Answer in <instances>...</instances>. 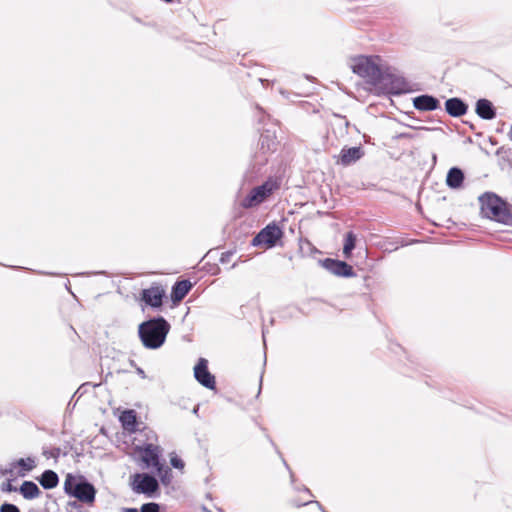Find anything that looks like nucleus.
<instances>
[{
  "instance_id": "nucleus-25",
  "label": "nucleus",
  "mask_w": 512,
  "mask_h": 512,
  "mask_svg": "<svg viewBox=\"0 0 512 512\" xmlns=\"http://www.w3.org/2000/svg\"><path fill=\"white\" fill-rule=\"evenodd\" d=\"M17 470H18V467H17L16 462L14 461V462L10 463L8 468H5V469L2 470V474L3 475H10L11 477L17 476L16 475Z\"/></svg>"
},
{
  "instance_id": "nucleus-28",
  "label": "nucleus",
  "mask_w": 512,
  "mask_h": 512,
  "mask_svg": "<svg viewBox=\"0 0 512 512\" xmlns=\"http://www.w3.org/2000/svg\"><path fill=\"white\" fill-rule=\"evenodd\" d=\"M263 159V154L261 153V150L258 149L254 156H253V159H252V165L254 168H257V167H261L262 165H260L259 161Z\"/></svg>"
},
{
  "instance_id": "nucleus-8",
  "label": "nucleus",
  "mask_w": 512,
  "mask_h": 512,
  "mask_svg": "<svg viewBox=\"0 0 512 512\" xmlns=\"http://www.w3.org/2000/svg\"><path fill=\"white\" fill-rule=\"evenodd\" d=\"M159 488L155 477L147 473H137L133 476L132 489L136 493L152 494Z\"/></svg>"
},
{
  "instance_id": "nucleus-17",
  "label": "nucleus",
  "mask_w": 512,
  "mask_h": 512,
  "mask_svg": "<svg viewBox=\"0 0 512 512\" xmlns=\"http://www.w3.org/2000/svg\"><path fill=\"white\" fill-rule=\"evenodd\" d=\"M464 181V173L461 169L453 167L449 169L446 176V184L452 189H458L462 186Z\"/></svg>"
},
{
  "instance_id": "nucleus-22",
  "label": "nucleus",
  "mask_w": 512,
  "mask_h": 512,
  "mask_svg": "<svg viewBox=\"0 0 512 512\" xmlns=\"http://www.w3.org/2000/svg\"><path fill=\"white\" fill-rule=\"evenodd\" d=\"M120 421L125 430L133 432L137 424L136 414L133 410H126L120 415Z\"/></svg>"
},
{
  "instance_id": "nucleus-16",
  "label": "nucleus",
  "mask_w": 512,
  "mask_h": 512,
  "mask_svg": "<svg viewBox=\"0 0 512 512\" xmlns=\"http://www.w3.org/2000/svg\"><path fill=\"white\" fill-rule=\"evenodd\" d=\"M475 112L484 120H491L496 116V111L492 102L487 99H479L476 102Z\"/></svg>"
},
{
  "instance_id": "nucleus-3",
  "label": "nucleus",
  "mask_w": 512,
  "mask_h": 512,
  "mask_svg": "<svg viewBox=\"0 0 512 512\" xmlns=\"http://www.w3.org/2000/svg\"><path fill=\"white\" fill-rule=\"evenodd\" d=\"M481 214L491 220L507 224L511 220L506 204L494 193H485L479 197Z\"/></svg>"
},
{
  "instance_id": "nucleus-14",
  "label": "nucleus",
  "mask_w": 512,
  "mask_h": 512,
  "mask_svg": "<svg viewBox=\"0 0 512 512\" xmlns=\"http://www.w3.org/2000/svg\"><path fill=\"white\" fill-rule=\"evenodd\" d=\"M164 296V290L160 287H150L142 291V300L151 307H160Z\"/></svg>"
},
{
  "instance_id": "nucleus-36",
  "label": "nucleus",
  "mask_w": 512,
  "mask_h": 512,
  "mask_svg": "<svg viewBox=\"0 0 512 512\" xmlns=\"http://www.w3.org/2000/svg\"><path fill=\"white\" fill-rule=\"evenodd\" d=\"M304 491L307 493V494H310V490L308 488H304Z\"/></svg>"
},
{
  "instance_id": "nucleus-4",
  "label": "nucleus",
  "mask_w": 512,
  "mask_h": 512,
  "mask_svg": "<svg viewBox=\"0 0 512 512\" xmlns=\"http://www.w3.org/2000/svg\"><path fill=\"white\" fill-rule=\"evenodd\" d=\"M65 492L85 503H93L96 490L83 477L68 474L64 482Z\"/></svg>"
},
{
  "instance_id": "nucleus-5",
  "label": "nucleus",
  "mask_w": 512,
  "mask_h": 512,
  "mask_svg": "<svg viewBox=\"0 0 512 512\" xmlns=\"http://www.w3.org/2000/svg\"><path fill=\"white\" fill-rule=\"evenodd\" d=\"M278 188L279 182L277 179L269 178L263 184L254 187L248 195L242 199L241 206L245 209L257 207L266 201Z\"/></svg>"
},
{
  "instance_id": "nucleus-29",
  "label": "nucleus",
  "mask_w": 512,
  "mask_h": 512,
  "mask_svg": "<svg viewBox=\"0 0 512 512\" xmlns=\"http://www.w3.org/2000/svg\"><path fill=\"white\" fill-rule=\"evenodd\" d=\"M16 490H17L16 487H14L11 484V479H8L6 482L2 483V485H1L2 492H14Z\"/></svg>"
},
{
  "instance_id": "nucleus-37",
  "label": "nucleus",
  "mask_w": 512,
  "mask_h": 512,
  "mask_svg": "<svg viewBox=\"0 0 512 512\" xmlns=\"http://www.w3.org/2000/svg\"><path fill=\"white\" fill-rule=\"evenodd\" d=\"M205 512H211V511H209V510L205 509Z\"/></svg>"
},
{
  "instance_id": "nucleus-12",
  "label": "nucleus",
  "mask_w": 512,
  "mask_h": 512,
  "mask_svg": "<svg viewBox=\"0 0 512 512\" xmlns=\"http://www.w3.org/2000/svg\"><path fill=\"white\" fill-rule=\"evenodd\" d=\"M277 142L273 135L269 133L262 134L260 138L259 148L263 154V159L259 161L260 165H265L268 162L269 156L275 152Z\"/></svg>"
},
{
  "instance_id": "nucleus-30",
  "label": "nucleus",
  "mask_w": 512,
  "mask_h": 512,
  "mask_svg": "<svg viewBox=\"0 0 512 512\" xmlns=\"http://www.w3.org/2000/svg\"><path fill=\"white\" fill-rule=\"evenodd\" d=\"M170 462L174 468L182 469L184 467V462L177 456L171 457Z\"/></svg>"
},
{
  "instance_id": "nucleus-32",
  "label": "nucleus",
  "mask_w": 512,
  "mask_h": 512,
  "mask_svg": "<svg viewBox=\"0 0 512 512\" xmlns=\"http://www.w3.org/2000/svg\"><path fill=\"white\" fill-rule=\"evenodd\" d=\"M309 503H311V501H306V502H303V503H297L296 505L297 506H303V505H307Z\"/></svg>"
},
{
  "instance_id": "nucleus-21",
  "label": "nucleus",
  "mask_w": 512,
  "mask_h": 512,
  "mask_svg": "<svg viewBox=\"0 0 512 512\" xmlns=\"http://www.w3.org/2000/svg\"><path fill=\"white\" fill-rule=\"evenodd\" d=\"M39 482L44 489H53L58 485V475L52 470H46L39 478Z\"/></svg>"
},
{
  "instance_id": "nucleus-15",
  "label": "nucleus",
  "mask_w": 512,
  "mask_h": 512,
  "mask_svg": "<svg viewBox=\"0 0 512 512\" xmlns=\"http://www.w3.org/2000/svg\"><path fill=\"white\" fill-rule=\"evenodd\" d=\"M445 110L452 117H461L466 114L468 106L460 98L454 97L446 100Z\"/></svg>"
},
{
  "instance_id": "nucleus-6",
  "label": "nucleus",
  "mask_w": 512,
  "mask_h": 512,
  "mask_svg": "<svg viewBox=\"0 0 512 512\" xmlns=\"http://www.w3.org/2000/svg\"><path fill=\"white\" fill-rule=\"evenodd\" d=\"M138 450L146 468H153L158 475H161L163 471V465L160 463L161 448L150 443L139 447Z\"/></svg>"
},
{
  "instance_id": "nucleus-27",
  "label": "nucleus",
  "mask_w": 512,
  "mask_h": 512,
  "mask_svg": "<svg viewBox=\"0 0 512 512\" xmlns=\"http://www.w3.org/2000/svg\"><path fill=\"white\" fill-rule=\"evenodd\" d=\"M141 512H159V505L156 503H147L141 507Z\"/></svg>"
},
{
  "instance_id": "nucleus-7",
  "label": "nucleus",
  "mask_w": 512,
  "mask_h": 512,
  "mask_svg": "<svg viewBox=\"0 0 512 512\" xmlns=\"http://www.w3.org/2000/svg\"><path fill=\"white\" fill-rule=\"evenodd\" d=\"M283 232L275 223L267 225L252 240L253 246L266 245L273 247L282 237Z\"/></svg>"
},
{
  "instance_id": "nucleus-35",
  "label": "nucleus",
  "mask_w": 512,
  "mask_h": 512,
  "mask_svg": "<svg viewBox=\"0 0 512 512\" xmlns=\"http://www.w3.org/2000/svg\"><path fill=\"white\" fill-rule=\"evenodd\" d=\"M509 137H510V140L512 141V125H511V129H510V135H509Z\"/></svg>"
},
{
  "instance_id": "nucleus-33",
  "label": "nucleus",
  "mask_w": 512,
  "mask_h": 512,
  "mask_svg": "<svg viewBox=\"0 0 512 512\" xmlns=\"http://www.w3.org/2000/svg\"><path fill=\"white\" fill-rule=\"evenodd\" d=\"M69 506H72L73 508H76V506H77V502H76V501H74V502H70V503H69Z\"/></svg>"
},
{
  "instance_id": "nucleus-19",
  "label": "nucleus",
  "mask_w": 512,
  "mask_h": 512,
  "mask_svg": "<svg viewBox=\"0 0 512 512\" xmlns=\"http://www.w3.org/2000/svg\"><path fill=\"white\" fill-rule=\"evenodd\" d=\"M192 284L188 280H182L175 283L172 288L171 297L173 301H181L188 294Z\"/></svg>"
},
{
  "instance_id": "nucleus-23",
  "label": "nucleus",
  "mask_w": 512,
  "mask_h": 512,
  "mask_svg": "<svg viewBox=\"0 0 512 512\" xmlns=\"http://www.w3.org/2000/svg\"><path fill=\"white\" fill-rule=\"evenodd\" d=\"M356 235L353 232H348L345 237L343 246V254L346 258L351 256L352 250L355 248Z\"/></svg>"
},
{
  "instance_id": "nucleus-13",
  "label": "nucleus",
  "mask_w": 512,
  "mask_h": 512,
  "mask_svg": "<svg viewBox=\"0 0 512 512\" xmlns=\"http://www.w3.org/2000/svg\"><path fill=\"white\" fill-rule=\"evenodd\" d=\"M413 106L419 111H434L439 108L440 103L434 96L424 94L413 99Z\"/></svg>"
},
{
  "instance_id": "nucleus-18",
  "label": "nucleus",
  "mask_w": 512,
  "mask_h": 512,
  "mask_svg": "<svg viewBox=\"0 0 512 512\" xmlns=\"http://www.w3.org/2000/svg\"><path fill=\"white\" fill-rule=\"evenodd\" d=\"M18 467L16 475L18 477H25L29 472L34 470L37 466L35 457L20 458L15 461Z\"/></svg>"
},
{
  "instance_id": "nucleus-9",
  "label": "nucleus",
  "mask_w": 512,
  "mask_h": 512,
  "mask_svg": "<svg viewBox=\"0 0 512 512\" xmlns=\"http://www.w3.org/2000/svg\"><path fill=\"white\" fill-rule=\"evenodd\" d=\"M195 379L205 388L215 389V377L208 370V361L200 358L194 367Z\"/></svg>"
},
{
  "instance_id": "nucleus-1",
  "label": "nucleus",
  "mask_w": 512,
  "mask_h": 512,
  "mask_svg": "<svg viewBox=\"0 0 512 512\" xmlns=\"http://www.w3.org/2000/svg\"><path fill=\"white\" fill-rule=\"evenodd\" d=\"M169 330V323L163 317H158L141 323L138 333L144 347L157 349L164 344Z\"/></svg>"
},
{
  "instance_id": "nucleus-2",
  "label": "nucleus",
  "mask_w": 512,
  "mask_h": 512,
  "mask_svg": "<svg viewBox=\"0 0 512 512\" xmlns=\"http://www.w3.org/2000/svg\"><path fill=\"white\" fill-rule=\"evenodd\" d=\"M348 65L353 73L366 79L370 84H376L381 78L382 69L379 56L358 55L350 58Z\"/></svg>"
},
{
  "instance_id": "nucleus-34",
  "label": "nucleus",
  "mask_w": 512,
  "mask_h": 512,
  "mask_svg": "<svg viewBox=\"0 0 512 512\" xmlns=\"http://www.w3.org/2000/svg\"><path fill=\"white\" fill-rule=\"evenodd\" d=\"M126 512H138V511L136 509L130 508V509H126Z\"/></svg>"
},
{
  "instance_id": "nucleus-10",
  "label": "nucleus",
  "mask_w": 512,
  "mask_h": 512,
  "mask_svg": "<svg viewBox=\"0 0 512 512\" xmlns=\"http://www.w3.org/2000/svg\"><path fill=\"white\" fill-rule=\"evenodd\" d=\"M324 267L336 276L352 277L353 268L344 261L326 259L323 262Z\"/></svg>"
},
{
  "instance_id": "nucleus-20",
  "label": "nucleus",
  "mask_w": 512,
  "mask_h": 512,
  "mask_svg": "<svg viewBox=\"0 0 512 512\" xmlns=\"http://www.w3.org/2000/svg\"><path fill=\"white\" fill-rule=\"evenodd\" d=\"M19 492L27 500L35 499L41 493L39 487L32 481H24L19 488Z\"/></svg>"
},
{
  "instance_id": "nucleus-24",
  "label": "nucleus",
  "mask_w": 512,
  "mask_h": 512,
  "mask_svg": "<svg viewBox=\"0 0 512 512\" xmlns=\"http://www.w3.org/2000/svg\"><path fill=\"white\" fill-rule=\"evenodd\" d=\"M406 84L403 80L401 79H395L393 81V86L391 88V93H394V94H402V93H405L407 92V89H406Z\"/></svg>"
},
{
  "instance_id": "nucleus-26",
  "label": "nucleus",
  "mask_w": 512,
  "mask_h": 512,
  "mask_svg": "<svg viewBox=\"0 0 512 512\" xmlns=\"http://www.w3.org/2000/svg\"><path fill=\"white\" fill-rule=\"evenodd\" d=\"M0 512H20V510L14 504L4 503L0 506Z\"/></svg>"
},
{
  "instance_id": "nucleus-11",
  "label": "nucleus",
  "mask_w": 512,
  "mask_h": 512,
  "mask_svg": "<svg viewBox=\"0 0 512 512\" xmlns=\"http://www.w3.org/2000/svg\"><path fill=\"white\" fill-rule=\"evenodd\" d=\"M364 156L361 146L342 148L337 163L343 166H349Z\"/></svg>"
},
{
  "instance_id": "nucleus-31",
  "label": "nucleus",
  "mask_w": 512,
  "mask_h": 512,
  "mask_svg": "<svg viewBox=\"0 0 512 512\" xmlns=\"http://www.w3.org/2000/svg\"><path fill=\"white\" fill-rule=\"evenodd\" d=\"M137 373L142 377V378H145V372L141 369V368H138L137 369Z\"/></svg>"
}]
</instances>
